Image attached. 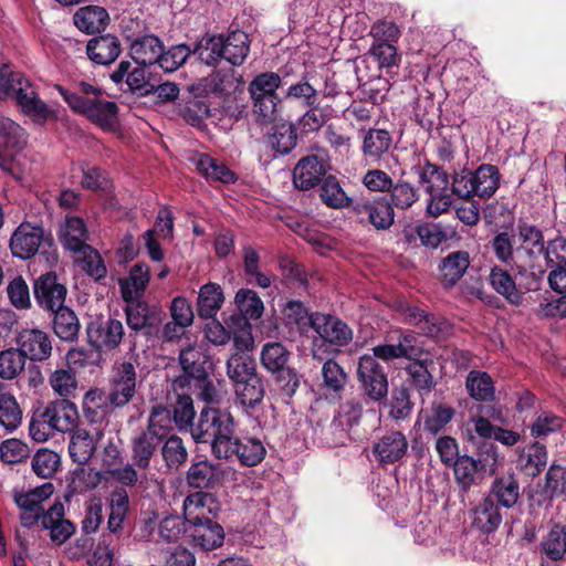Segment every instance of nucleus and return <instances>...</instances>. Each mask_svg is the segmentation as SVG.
<instances>
[{"instance_id":"1","label":"nucleus","mask_w":566,"mask_h":566,"mask_svg":"<svg viewBox=\"0 0 566 566\" xmlns=\"http://www.w3.org/2000/svg\"><path fill=\"white\" fill-rule=\"evenodd\" d=\"M514 237L509 232H499L492 239L491 245L496 259L522 276L542 279L545 274L541 264V256L545 253L543 231L536 224L520 220Z\"/></svg>"},{"instance_id":"2","label":"nucleus","mask_w":566,"mask_h":566,"mask_svg":"<svg viewBox=\"0 0 566 566\" xmlns=\"http://www.w3.org/2000/svg\"><path fill=\"white\" fill-rule=\"evenodd\" d=\"M60 93L74 113L104 132H115L118 128V106L106 99L98 86L81 81L74 92L61 88Z\"/></svg>"},{"instance_id":"3","label":"nucleus","mask_w":566,"mask_h":566,"mask_svg":"<svg viewBox=\"0 0 566 566\" xmlns=\"http://www.w3.org/2000/svg\"><path fill=\"white\" fill-rule=\"evenodd\" d=\"M170 427V410L163 405L154 406L146 426L136 429L129 439L130 461L143 471H148L159 460L161 442Z\"/></svg>"},{"instance_id":"4","label":"nucleus","mask_w":566,"mask_h":566,"mask_svg":"<svg viewBox=\"0 0 566 566\" xmlns=\"http://www.w3.org/2000/svg\"><path fill=\"white\" fill-rule=\"evenodd\" d=\"M190 433L197 443H210L211 453L217 459L229 450L231 438L235 433V420L228 409L205 407Z\"/></svg>"},{"instance_id":"5","label":"nucleus","mask_w":566,"mask_h":566,"mask_svg":"<svg viewBox=\"0 0 566 566\" xmlns=\"http://www.w3.org/2000/svg\"><path fill=\"white\" fill-rule=\"evenodd\" d=\"M12 96L21 113L38 124L45 123L51 111L43 102L34 86L23 74L12 72L6 65H0V99Z\"/></svg>"},{"instance_id":"6","label":"nucleus","mask_w":566,"mask_h":566,"mask_svg":"<svg viewBox=\"0 0 566 566\" xmlns=\"http://www.w3.org/2000/svg\"><path fill=\"white\" fill-rule=\"evenodd\" d=\"M310 326L317 334L313 342L312 356L318 361L324 360L321 353H337L339 347L348 345L353 339L352 328L333 315L312 313Z\"/></svg>"},{"instance_id":"7","label":"nucleus","mask_w":566,"mask_h":566,"mask_svg":"<svg viewBox=\"0 0 566 566\" xmlns=\"http://www.w3.org/2000/svg\"><path fill=\"white\" fill-rule=\"evenodd\" d=\"M501 174L497 167L489 164L479 166L474 171L463 169L453 175L451 192L462 199L478 196L491 198L500 187Z\"/></svg>"},{"instance_id":"8","label":"nucleus","mask_w":566,"mask_h":566,"mask_svg":"<svg viewBox=\"0 0 566 566\" xmlns=\"http://www.w3.org/2000/svg\"><path fill=\"white\" fill-rule=\"evenodd\" d=\"M125 302L124 313L130 331L143 332L147 337L158 334L165 318V312L159 306L150 305L140 298Z\"/></svg>"},{"instance_id":"9","label":"nucleus","mask_w":566,"mask_h":566,"mask_svg":"<svg viewBox=\"0 0 566 566\" xmlns=\"http://www.w3.org/2000/svg\"><path fill=\"white\" fill-rule=\"evenodd\" d=\"M357 379L364 395L373 401H381L388 395V378L384 367L371 357L363 355L357 364Z\"/></svg>"},{"instance_id":"10","label":"nucleus","mask_w":566,"mask_h":566,"mask_svg":"<svg viewBox=\"0 0 566 566\" xmlns=\"http://www.w3.org/2000/svg\"><path fill=\"white\" fill-rule=\"evenodd\" d=\"M87 343L98 352H112L119 347L125 329L122 321L98 316L86 325Z\"/></svg>"},{"instance_id":"11","label":"nucleus","mask_w":566,"mask_h":566,"mask_svg":"<svg viewBox=\"0 0 566 566\" xmlns=\"http://www.w3.org/2000/svg\"><path fill=\"white\" fill-rule=\"evenodd\" d=\"M51 245L52 238L45 235L42 227L21 223L12 233L10 250L13 256L28 260L34 256L43 245Z\"/></svg>"},{"instance_id":"12","label":"nucleus","mask_w":566,"mask_h":566,"mask_svg":"<svg viewBox=\"0 0 566 566\" xmlns=\"http://www.w3.org/2000/svg\"><path fill=\"white\" fill-rule=\"evenodd\" d=\"M185 533L193 546L206 552L221 547L226 537L223 527L212 518L186 523Z\"/></svg>"},{"instance_id":"13","label":"nucleus","mask_w":566,"mask_h":566,"mask_svg":"<svg viewBox=\"0 0 566 566\" xmlns=\"http://www.w3.org/2000/svg\"><path fill=\"white\" fill-rule=\"evenodd\" d=\"M34 297L39 306L49 312H55L64 306L67 290L60 283L56 274L46 273L35 280Z\"/></svg>"},{"instance_id":"14","label":"nucleus","mask_w":566,"mask_h":566,"mask_svg":"<svg viewBox=\"0 0 566 566\" xmlns=\"http://www.w3.org/2000/svg\"><path fill=\"white\" fill-rule=\"evenodd\" d=\"M227 454L218 455L219 460H231L235 458L242 465H258L265 458L266 450L263 442L254 437H237L235 433L231 438Z\"/></svg>"},{"instance_id":"15","label":"nucleus","mask_w":566,"mask_h":566,"mask_svg":"<svg viewBox=\"0 0 566 566\" xmlns=\"http://www.w3.org/2000/svg\"><path fill=\"white\" fill-rule=\"evenodd\" d=\"M136 391V368L129 361L122 363L115 373L107 402L116 408L126 406Z\"/></svg>"},{"instance_id":"16","label":"nucleus","mask_w":566,"mask_h":566,"mask_svg":"<svg viewBox=\"0 0 566 566\" xmlns=\"http://www.w3.org/2000/svg\"><path fill=\"white\" fill-rule=\"evenodd\" d=\"M226 470L219 463L208 459L193 460L186 472V482L190 488L205 490L222 484Z\"/></svg>"},{"instance_id":"17","label":"nucleus","mask_w":566,"mask_h":566,"mask_svg":"<svg viewBox=\"0 0 566 566\" xmlns=\"http://www.w3.org/2000/svg\"><path fill=\"white\" fill-rule=\"evenodd\" d=\"M22 355L32 361H43L52 355V340L48 333L38 328H25L17 337Z\"/></svg>"},{"instance_id":"18","label":"nucleus","mask_w":566,"mask_h":566,"mask_svg":"<svg viewBox=\"0 0 566 566\" xmlns=\"http://www.w3.org/2000/svg\"><path fill=\"white\" fill-rule=\"evenodd\" d=\"M70 433L69 454L71 459L81 465L86 464L94 455L103 431L98 428L88 431L85 428L76 426Z\"/></svg>"},{"instance_id":"19","label":"nucleus","mask_w":566,"mask_h":566,"mask_svg":"<svg viewBox=\"0 0 566 566\" xmlns=\"http://www.w3.org/2000/svg\"><path fill=\"white\" fill-rule=\"evenodd\" d=\"M179 363L184 374L178 376L174 382V389H185L191 385V380L207 374L205 365L207 357L199 347L189 345L179 354Z\"/></svg>"},{"instance_id":"20","label":"nucleus","mask_w":566,"mask_h":566,"mask_svg":"<svg viewBox=\"0 0 566 566\" xmlns=\"http://www.w3.org/2000/svg\"><path fill=\"white\" fill-rule=\"evenodd\" d=\"M327 171L325 159L310 155L298 160L293 169V184L297 189L308 190L317 186Z\"/></svg>"},{"instance_id":"21","label":"nucleus","mask_w":566,"mask_h":566,"mask_svg":"<svg viewBox=\"0 0 566 566\" xmlns=\"http://www.w3.org/2000/svg\"><path fill=\"white\" fill-rule=\"evenodd\" d=\"M408 446L402 432L389 431L374 443L373 454L380 464H392L405 457Z\"/></svg>"},{"instance_id":"22","label":"nucleus","mask_w":566,"mask_h":566,"mask_svg":"<svg viewBox=\"0 0 566 566\" xmlns=\"http://www.w3.org/2000/svg\"><path fill=\"white\" fill-rule=\"evenodd\" d=\"M43 409L55 432L66 433L78 426L80 416L77 407L69 399L50 401Z\"/></svg>"},{"instance_id":"23","label":"nucleus","mask_w":566,"mask_h":566,"mask_svg":"<svg viewBox=\"0 0 566 566\" xmlns=\"http://www.w3.org/2000/svg\"><path fill=\"white\" fill-rule=\"evenodd\" d=\"M403 321L418 327L422 334L438 337L449 331V323L441 316L427 313L418 306L407 305L402 310Z\"/></svg>"},{"instance_id":"24","label":"nucleus","mask_w":566,"mask_h":566,"mask_svg":"<svg viewBox=\"0 0 566 566\" xmlns=\"http://www.w3.org/2000/svg\"><path fill=\"white\" fill-rule=\"evenodd\" d=\"M361 154L366 163L378 164L392 146V136L386 129L361 130Z\"/></svg>"},{"instance_id":"25","label":"nucleus","mask_w":566,"mask_h":566,"mask_svg":"<svg viewBox=\"0 0 566 566\" xmlns=\"http://www.w3.org/2000/svg\"><path fill=\"white\" fill-rule=\"evenodd\" d=\"M120 52V42L112 34L95 36L86 45V53L90 60L101 65L112 64L119 56Z\"/></svg>"},{"instance_id":"26","label":"nucleus","mask_w":566,"mask_h":566,"mask_svg":"<svg viewBox=\"0 0 566 566\" xmlns=\"http://www.w3.org/2000/svg\"><path fill=\"white\" fill-rule=\"evenodd\" d=\"M539 553L552 562H560L566 557V525L554 523L542 536Z\"/></svg>"},{"instance_id":"27","label":"nucleus","mask_w":566,"mask_h":566,"mask_svg":"<svg viewBox=\"0 0 566 566\" xmlns=\"http://www.w3.org/2000/svg\"><path fill=\"white\" fill-rule=\"evenodd\" d=\"M59 235L63 247L73 253L83 251L84 247L90 245L86 243L88 239L86 224L80 217H66Z\"/></svg>"},{"instance_id":"28","label":"nucleus","mask_w":566,"mask_h":566,"mask_svg":"<svg viewBox=\"0 0 566 566\" xmlns=\"http://www.w3.org/2000/svg\"><path fill=\"white\" fill-rule=\"evenodd\" d=\"M195 169L207 180L230 184L234 181V174L222 163L208 154L195 153L189 157Z\"/></svg>"},{"instance_id":"29","label":"nucleus","mask_w":566,"mask_h":566,"mask_svg":"<svg viewBox=\"0 0 566 566\" xmlns=\"http://www.w3.org/2000/svg\"><path fill=\"white\" fill-rule=\"evenodd\" d=\"M502 514L494 499L483 497L472 510V524L484 533L494 532L502 523Z\"/></svg>"},{"instance_id":"30","label":"nucleus","mask_w":566,"mask_h":566,"mask_svg":"<svg viewBox=\"0 0 566 566\" xmlns=\"http://www.w3.org/2000/svg\"><path fill=\"white\" fill-rule=\"evenodd\" d=\"M265 140L272 150L280 155H286L296 146V128L293 124L285 120L273 122V125L265 135Z\"/></svg>"},{"instance_id":"31","label":"nucleus","mask_w":566,"mask_h":566,"mask_svg":"<svg viewBox=\"0 0 566 566\" xmlns=\"http://www.w3.org/2000/svg\"><path fill=\"white\" fill-rule=\"evenodd\" d=\"M171 431L172 424L170 423L166 434H164L165 441L161 442L159 458L161 457L169 470L178 471L188 460V450L184 440L177 434H171Z\"/></svg>"},{"instance_id":"32","label":"nucleus","mask_w":566,"mask_h":566,"mask_svg":"<svg viewBox=\"0 0 566 566\" xmlns=\"http://www.w3.org/2000/svg\"><path fill=\"white\" fill-rule=\"evenodd\" d=\"M109 15L99 6H86L80 8L73 15L75 27L87 34L101 32L108 24Z\"/></svg>"},{"instance_id":"33","label":"nucleus","mask_w":566,"mask_h":566,"mask_svg":"<svg viewBox=\"0 0 566 566\" xmlns=\"http://www.w3.org/2000/svg\"><path fill=\"white\" fill-rule=\"evenodd\" d=\"M52 313V328L54 334L62 342H76L80 336L81 323L75 312L65 306Z\"/></svg>"},{"instance_id":"34","label":"nucleus","mask_w":566,"mask_h":566,"mask_svg":"<svg viewBox=\"0 0 566 566\" xmlns=\"http://www.w3.org/2000/svg\"><path fill=\"white\" fill-rule=\"evenodd\" d=\"M469 265L470 255L467 251H454L443 258L439 266L443 286H453L464 275Z\"/></svg>"},{"instance_id":"35","label":"nucleus","mask_w":566,"mask_h":566,"mask_svg":"<svg viewBox=\"0 0 566 566\" xmlns=\"http://www.w3.org/2000/svg\"><path fill=\"white\" fill-rule=\"evenodd\" d=\"M163 50L164 45L157 36L144 35L132 42L130 56L142 66L153 65L160 59Z\"/></svg>"},{"instance_id":"36","label":"nucleus","mask_w":566,"mask_h":566,"mask_svg":"<svg viewBox=\"0 0 566 566\" xmlns=\"http://www.w3.org/2000/svg\"><path fill=\"white\" fill-rule=\"evenodd\" d=\"M234 391L239 403L248 411L262 403L265 388L259 374L234 385Z\"/></svg>"},{"instance_id":"37","label":"nucleus","mask_w":566,"mask_h":566,"mask_svg":"<svg viewBox=\"0 0 566 566\" xmlns=\"http://www.w3.org/2000/svg\"><path fill=\"white\" fill-rule=\"evenodd\" d=\"M214 504V497L207 492L198 491L189 494L182 505L186 523L211 518L209 515L212 513Z\"/></svg>"},{"instance_id":"38","label":"nucleus","mask_w":566,"mask_h":566,"mask_svg":"<svg viewBox=\"0 0 566 566\" xmlns=\"http://www.w3.org/2000/svg\"><path fill=\"white\" fill-rule=\"evenodd\" d=\"M149 266L137 263L132 266L127 279L120 280V291L124 301L138 300L149 283Z\"/></svg>"},{"instance_id":"39","label":"nucleus","mask_w":566,"mask_h":566,"mask_svg":"<svg viewBox=\"0 0 566 566\" xmlns=\"http://www.w3.org/2000/svg\"><path fill=\"white\" fill-rule=\"evenodd\" d=\"M433 365L431 359H416L410 361L405 368L409 376L411 386L419 391L421 396L429 395L436 387V380L429 367Z\"/></svg>"},{"instance_id":"40","label":"nucleus","mask_w":566,"mask_h":566,"mask_svg":"<svg viewBox=\"0 0 566 566\" xmlns=\"http://www.w3.org/2000/svg\"><path fill=\"white\" fill-rule=\"evenodd\" d=\"M108 509L107 530L123 531L129 512V496L124 488H116L109 493Z\"/></svg>"},{"instance_id":"41","label":"nucleus","mask_w":566,"mask_h":566,"mask_svg":"<svg viewBox=\"0 0 566 566\" xmlns=\"http://www.w3.org/2000/svg\"><path fill=\"white\" fill-rule=\"evenodd\" d=\"M224 60L230 64L239 66L243 64L249 52V36L243 31H233L227 38L222 36Z\"/></svg>"},{"instance_id":"42","label":"nucleus","mask_w":566,"mask_h":566,"mask_svg":"<svg viewBox=\"0 0 566 566\" xmlns=\"http://www.w3.org/2000/svg\"><path fill=\"white\" fill-rule=\"evenodd\" d=\"M221 286L216 283H208L200 287L198 295V314L201 318H211L221 308L223 303Z\"/></svg>"},{"instance_id":"43","label":"nucleus","mask_w":566,"mask_h":566,"mask_svg":"<svg viewBox=\"0 0 566 566\" xmlns=\"http://www.w3.org/2000/svg\"><path fill=\"white\" fill-rule=\"evenodd\" d=\"M490 495L501 506L511 509L520 497V485L513 475L499 476L492 482Z\"/></svg>"},{"instance_id":"44","label":"nucleus","mask_w":566,"mask_h":566,"mask_svg":"<svg viewBox=\"0 0 566 566\" xmlns=\"http://www.w3.org/2000/svg\"><path fill=\"white\" fill-rule=\"evenodd\" d=\"M282 84V78L277 73L263 72L258 74L248 86L251 99L280 97L276 93Z\"/></svg>"},{"instance_id":"45","label":"nucleus","mask_w":566,"mask_h":566,"mask_svg":"<svg viewBox=\"0 0 566 566\" xmlns=\"http://www.w3.org/2000/svg\"><path fill=\"white\" fill-rule=\"evenodd\" d=\"M490 282L493 289L509 303L516 306L522 304L523 295L517 291L515 282L507 271L497 266L493 268L490 273Z\"/></svg>"},{"instance_id":"46","label":"nucleus","mask_w":566,"mask_h":566,"mask_svg":"<svg viewBox=\"0 0 566 566\" xmlns=\"http://www.w3.org/2000/svg\"><path fill=\"white\" fill-rule=\"evenodd\" d=\"M291 358V352L277 342H270L263 345L260 359L264 369L270 374L287 367Z\"/></svg>"},{"instance_id":"47","label":"nucleus","mask_w":566,"mask_h":566,"mask_svg":"<svg viewBox=\"0 0 566 566\" xmlns=\"http://www.w3.org/2000/svg\"><path fill=\"white\" fill-rule=\"evenodd\" d=\"M321 375L323 388L333 394L342 392L348 381V375L344 368L332 358L323 363Z\"/></svg>"},{"instance_id":"48","label":"nucleus","mask_w":566,"mask_h":566,"mask_svg":"<svg viewBox=\"0 0 566 566\" xmlns=\"http://www.w3.org/2000/svg\"><path fill=\"white\" fill-rule=\"evenodd\" d=\"M25 144V130L12 119L0 116V147L20 150Z\"/></svg>"},{"instance_id":"49","label":"nucleus","mask_w":566,"mask_h":566,"mask_svg":"<svg viewBox=\"0 0 566 566\" xmlns=\"http://www.w3.org/2000/svg\"><path fill=\"white\" fill-rule=\"evenodd\" d=\"M419 182L426 186L427 192L444 191L449 189L448 174L434 164L427 161L419 166Z\"/></svg>"},{"instance_id":"50","label":"nucleus","mask_w":566,"mask_h":566,"mask_svg":"<svg viewBox=\"0 0 566 566\" xmlns=\"http://www.w3.org/2000/svg\"><path fill=\"white\" fill-rule=\"evenodd\" d=\"M465 385L471 397L475 400L489 401L494 397L493 380L484 371L471 370L467 377Z\"/></svg>"},{"instance_id":"51","label":"nucleus","mask_w":566,"mask_h":566,"mask_svg":"<svg viewBox=\"0 0 566 566\" xmlns=\"http://www.w3.org/2000/svg\"><path fill=\"white\" fill-rule=\"evenodd\" d=\"M319 198L327 207L334 209H340L350 203V199L346 196L339 181L333 176L323 180L319 187Z\"/></svg>"},{"instance_id":"52","label":"nucleus","mask_w":566,"mask_h":566,"mask_svg":"<svg viewBox=\"0 0 566 566\" xmlns=\"http://www.w3.org/2000/svg\"><path fill=\"white\" fill-rule=\"evenodd\" d=\"M256 374L255 363L248 355L232 354L227 360V375L234 385Z\"/></svg>"},{"instance_id":"53","label":"nucleus","mask_w":566,"mask_h":566,"mask_svg":"<svg viewBox=\"0 0 566 566\" xmlns=\"http://www.w3.org/2000/svg\"><path fill=\"white\" fill-rule=\"evenodd\" d=\"M367 220L377 230L389 229L395 221V212L390 201L384 197L371 200L370 212Z\"/></svg>"},{"instance_id":"54","label":"nucleus","mask_w":566,"mask_h":566,"mask_svg":"<svg viewBox=\"0 0 566 566\" xmlns=\"http://www.w3.org/2000/svg\"><path fill=\"white\" fill-rule=\"evenodd\" d=\"M77 260L81 263L82 270L96 281L104 279L107 274L106 265L96 249L93 247H84L83 251H78Z\"/></svg>"},{"instance_id":"55","label":"nucleus","mask_w":566,"mask_h":566,"mask_svg":"<svg viewBox=\"0 0 566 566\" xmlns=\"http://www.w3.org/2000/svg\"><path fill=\"white\" fill-rule=\"evenodd\" d=\"M235 304L240 313L244 316L242 317L243 319H258L263 314V302L252 290L241 289L238 291L235 294Z\"/></svg>"},{"instance_id":"56","label":"nucleus","mask_w":566,"mask_h":566,"mask_svg":"<svg viewBox=\"0 0 566 566\" xmlns=\"http://www.w3.org/2000/svg\"><path fill=\"white\" fill-rule=\"evenodd\" d=\"M454 413L452 407L443 403L433 405L424 416V430L431 434H437L452 420Z\"/></svg>"},{"instance_id":"57","label":"nucleus","mask_w":566,"mask_h":566,"mask_svg":"<svg viewBox=\"0 0 566 566\" xmlns=\"http://www.w3.org/2000/svg\"><path fill=\"white\" fill-rule=\"evenodd\" d=\"M195 54L207 65H214L224 60L222 35L203 38L197 45Z\"/></svg>"},{"instance_id":"58","label":"nucleus","mask_w":566,"mask_h":566,"mask_svg":"<svg viewBox=\"0 0 566 566\" xmlns=\"http://www.w3.org/2000/svg\"><path fill=\"white\" fill-rule=\"evenodd\" d=\"M25 366V357L19 348L0 352V378L11 380L15 378Z\"/></svg>"},{"instance_id":"59","label":"nucleus","mask_w":566,"mask_h":566,"mask_svg":"<svg viewBox=\"0 0 566 566\" xmlns=\"http://www.w3.org/2000/svg\"><path fill=\"white\" fill-rule=\"evenodd\" d=\"M61 463L60 455L48 449L39 450L32 459V469L34 473L43 479L54 475Z\"/></svg>"},{"instance_id":"60","label":"nucleus","mask_w":566,"mask_h":566,"mask_svg":"<svg viewBox=\"0 0 566 566\" xmlns=\"http://www.w3.org/2000/svg\"><path fill=\"white\" fill-rule=\"evenodd\" d=\"M187 388L191 389L198 399L210 405H218L223 399L222 392L213 385L208 373L192 379L191 385L187 386Z\"/></svg>"},{"instance_id":"61","label":"nucleus","mask_w":566,"mask_h":566,"mask_svg":"<svg viewBox=\"0 0 566 566\" xmlns=\"http://www.w3.org/2000/svg\"><path fill=\"white\" fill-rule=\"evenodd\" d=\"M195 415L192 398L187 394H179L174 406L171 420L174 419L180 430L191 429L192 424H195Z\"/></svg>"},{"instance_id":"62","label":"nucleus","mask_w":566,"mask_h":566,"mask_svg":"<svg viewBox=\"0 0 566 566\" xmlns=\"http://www.w3.org/2000/svg\"><path fill=\"white\" fill-rule=\"evenodd\" d=\"M388 192H390V203L392 207L395 206L397 209L401 210L409 209L419 199L416 188L411 184L402 180L396 184L392 182V188Z\"/></svg>"},{"instance_id":"63","label":"nucleus","mask_w":566,"mask_h":566,"mask_svg":"<svg viewBox=\"0 0 566 566\" xmlns=\"http://www.w3.org/2000/svg\"><path fill=\"white\" fill-rule=\"evenodd\" d=\"M237 87L232 73L216 72L203 80V88L208 94L229 95Z\"/></svg>"},{"instance_id":"64","label":"nucleus","mask_w":566,"mask_h":566,"mask_svg":"<svg viewBox=\"0 0 566 566\" xmlns=\"http://www.w3.org/2000/svg\"><path fill=\"white\" fill-rule=\"evenodd\" d=\"M49 380L53 391L64 399L73 396L77 387L75 374L70 369L53 371Z\"/></svg>"}]
</instances>
